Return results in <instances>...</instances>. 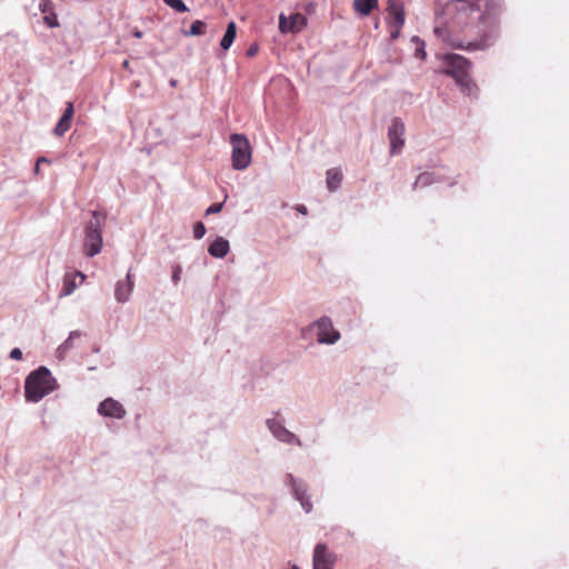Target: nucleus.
Here are the masks:
<instances>
[{
    "mask_svg": "<svg viewBox=\"0 0 569 569\" xmlns=\"http://www.w3.org/2000/svg\"><path fill=\"white\" fill-rule=\"evenodd\" d=\"M342 180V174L338 169H330L327 171V187L330 191L339 188Z\"/></svg>",
    "mask_w": 569,
    "mask_h": 569,
    "instance_id": "21",
    "label": "nucleus"
},
{
    "mask_svg": "<svg viewBox=\"0 0 569 569\" xmlns=\"http://www.w3.org/2000/svg\"><path fill=\"white\" fill-rule=\"evenodd\" d=\"M296 209H297L298 212H300L302 214L307 213V207L303 206V204H298Z\"/></svg>",
    "mask_w": 569,
    "mask_h": 569,
    "instance_id": "35",
    "label": "nucleus"
},
{
    "mask_svg": "<svg viewBox=\"0 0 569 569\" xmlns=\"http://www.w3.org/2000/svg\"><path fill=\"white\" fill-rule=\"evenodd\" d=\"M439 181V176L436 172H423L421 173L413 183V189L419 187H427Z\"/></svg>",
    "mask_w": 569,
    "mask_h": 569,
    "instance_id": "20",
    "label": "nucleus"
},
{
    "mask_svg": "<svg viewBox=\"0 0 569 569\" xmlns=\"http://www.w3.org/2000/svg\"><path fill=\"white\" fill-rule=\"evenodd\" d=\"M81 332L73 330L69 333L68 338L57 348L56 356L59 360H63L67 353L73 348V340L80 338Z\"/></svg>",
    "mask_w": 569,
    "mask_h": 569,
    "instance_id": "17",
    "label": "nucleus"
},
{
    "mask_svg": "<svg viewBox=\"0 0 569 569\" xmlns=\"http://www.w3.org/2000/svg\"><path fill=\"white\" fill-rule=\"evenodd\" d=\"M387 11V24L390 30V37L392 40H396L400 36L406 21L405 9L399 0H389Z\"/></svg>",
    "mask_w": 569,
    "mask_h": 569,
    "instance_id": "7",
    "label": "nucleus"
},
{
    "mask_svg": "<svg viewBox=\"0 0 569 569\" xmlns=\"http://www.w3.org/2000/svg\"><path fill=\"white\" fill-rule=\"evenodd\" d=\"M181 274H182V268L180 264H174L172 266V274H171V279H172V282L174 284H177L180 279H181Z\"/></svg>",
    "mask_w": 569,
    "mask_h": 569,
    "instance_id": "29",
    "label": "nucleus"
},
{
    "mask_svg": "<svg viewBox=\"0 0 569 569\" xmlns=\"http://www.w3.org/2000/svg\"><path fill=\"white\" fill-rule=\"evenodd\" d=\"M204 23L200 20H196L192 22L189 31L186 32V36L192 37V36H200L203 33Z\"/></svg>",
    "mask_w": 569,
    "mask_h": 569,
    "instance_id": "23",
    "label": "nucleus"
},
{
    "mask_svg": "<svg viewBox=\"0 0 569 569\" xmlns=\"http://www.w3.org/2000/svg\"><path fill=\"white\" fill-rule=\"evenodd\" d=\"M336 555L325 543H317L313 549L312 569H333Z\"/></svg>",
    "mask_w": 569,
    "mask_h": 569,
    "instance_id": "11",
    "label": "nucleus"
},
{
    "mask_svg": "<svg viewBox=\"0 0 569 569\" xmlns=\"http://www.w3.org/2000/svg\"><path fill=\"white\" fill-rule=\"evenodd\" d=\"M97 411L102 417L113 419H122L127 415L124 407L113 398H107L101 401Z\"/></svg>",
    "mask_w": 569,
    "mask_h": 569,
    "instance_id": "14",
    "label": "nucleus"
},
{
    "mask_svg": "<svg viewBox=\"0 0 569 569\" xmlns=\"http://www.w3.org/2000/svg\"><path fill=\"white\" fill-rule=\"evenodd\" d=\"M378 6V0H355L353 8L360 16H368Z\"/></svg>",
    "mask_w": 569,
    "mask_h": 569,
    "instance_id": "18",
    "label": "nucleus"
},
{
    "mask_svg": "<svg viewBox=\"0 0 569 569\" xmlns=\"http://www.w3.org/2000/svg\"><path fill=\"white\" fill-rule=\"evenodd\" d=\"M290 569H300V567H298L297 565H291Z\"/></svg>",
    "mask_w": 569,
    "mask_h": 569,
    "instance_id": "39",
    "label": "nucleus"
},
{
    "mask_svg": "<svg viewBox=\"0 0 569 569\" xmlns=\"http://www.w3.org/2000/svg\"><path fill=\"white\" fill-rule=\"evenodd\" d=\"M286 483L290 487L291 492L293 493L295 498L299 501L305 512H311L312 502L310 500V497L308 496L307 485L302 480L295 478L292 475H288L286 477Z\"/></svg>",
    "mask_w": 569,
    "mask_h": 569,
    "instance_id": "9",
    "label": "nucleus"
},
{
    "mask_svg": "<svg viewBox=\"0 0 569 569\" xmlns=\"http://www.w3.org/2000/svg\"><path fill=\"white\" fill-rule=\"evenodd\" d=\"M73 113H74L73 103L72 102H68L66 104L63 114L61 117L66 118V120H71L72 121Z\"/></svg>",
    "mask_w": 569,
    "mask_h": 569,
    "instance_id": "31",
    "label": "nucleus"
},
{
    "mask_svg": "<svg viewBox=\"0 0 569 569\" xmlns=\"http://www.w3.org/2000/svg\"><path fill=\"white\" fill-rule=\"evenodd\" d=\"M266 426L271 435L280 442L301 447L302 442L299 437L287 429L284 426V420L278 413H274L272 417L266 420Z\"/></svg>",
    "mask_w": 569,
    "mask_h": 569,
    "instance_id": "6",
    "label": "nucleus"
},
{
    "mask_svg": "<svg viewBox=\"0 0 569 569\" xmlns=\"http://www.w3.org/2000/svg\"><path fill=\"white\" fill-rule=\"evenodd\" d=\"M104 221L106 214L100 213L99 211H92L91 219L84 227V238L82 243L83 253L87 257L91 258L101 252L103 246L102 226Z\"/></svg>",
    "mask_w": 569,
    "mask_h": 569,
    "instance_id": "3",
    "label": "nucleus"
},
{
    "mask_svg": "<svg viewBox=\"0 0 569 569\" xmlns=\"http://www.w3.org/2000/svg\"><path fill=\"white\" fill-rule=\"evenodd\" d=\"M40 171V164L36 163L34 173L38 174Z\"/></svg>",
    "mask_w": 569,
    "mask_h": 569,
    "instance_id": "38",
    "label": "nucleus"
},
{
    "mask_svg": "<svg viewBox=\"0 0 569 569\" xmlns=\"http://www.w3.org/2000/svg\"><path fill=\"white\" fill-rule=\"evenodd\" d=\"M128 66H129V62H128L127 60H126V61H123V67H124V68H128Z\"/></svg>",
    "mask_w": 569,
    "mask_h": 569,
    "instance_id": "40",
    "label": "nucleus"
},
{
    "mask_svg": "<svg viewBox=\"0 0 569 569\" xmlns=\"http://www.w3.org/2000/svg\"><path fill=\"white\" fill-rule=\"evenodd\" d=\"M236 34H237V26L233 21H230L227 26V30H226L221 41H220V46L223 50H228L232 46Z\"/></svg>",
    "mask_w": 569,
    "mask_h": 569,
    "instance_id": "19",
    "label": "nucleus"
},
{
    "mask_svg": "<svg viewBox=\"0 0 569 569\" xmlns=\"http://www.w3.org/2000/svg\"><path fill=\"white\" fill-rule=\"evenodd\" d=\"M206 234V227L202 222H197L193 228V237L201 239Z\"/></svg>",
    "mask_w": 569,
    "mask_h": 569,
    "instance_id": "27",
    "label": "nucleus"
},
{
    "mask_svg": "<svg viewBox=\"0 0 569 569\" xmlns=\"http://www.w3.org/2000/svg\"><path fill=\"white\" fill-rule=\"evenodd\" d=\"M163 2L177 12H187L189 10L182 0H163Z\"/></svg>",
    "mask_w": 569,
    "mask_h": 569,
    "instance_id": "24",
    "label": "nucleus"
},
{
    "mask_svg": "<svg viewBox=\"0 0 569 569\" xmlns=\"http://www.w3.org/2000/svg\"><path fill=\"white\" fill-rule=\"evenodd\" d=\"M71 122V120H66V118L61 117L54 127V134L62 137L70 129Z\"/></svg>",
    "mask_w": 569,
    "mask_h": 569,
    "instance_id": "22",
    "label": "nucleus"
},
{
    "mask_svg": "<svg viewBox=\"0 0 569 569\" xmlns=\"http://www.w3.org/2000/svg\"><path fill=\"white\" fill-rule=\"evenodd\" d=\"M445 61V72L456 79L465 93L472 96L477 88L469 77L470 62L465 57L456 53L447 54Z\"/></svg>",
    "mask_w": 569,
    "mask_h": 569,
    "instance_id": "4",
    "label": "nucleus"
},
{
    "mask_svg": "<svg viewBox=\"0 0 569 569\" xmlns=\"http://www.w3.org/2000/svg\"><path fill=\"white\" fill-rule=\"evenodd\" d=\"M43 21L49 28H56L59 26L58 18L53 11L44 14Z\"/></svg>",
    "mask_w": 569,
    "mask_h": 569,
    "instance_id": "26",
    "label": "nucleus"
},
{
    "mask_svg": "<svg viewBox=\"0 0 569 569\" xmlns=\"http://www.w3.org/2000/svg\"><path fill=\"white\" fill-rule=\"evenodd\" d=\"M73 113H74L73 103L72 102H68L66 104L63 114L61 117L66 118V120H71L72 121Z\"/></svg>",
    "mask_w": 569,
    "mask_h": 569,
    "instance_id": "30",
    "label": "nucleus"
},
{
    "mask_svg": "<svg viewBox=\"0 0 569 569\" xmlns=\"http://www.w3.org/2000/svg\"><path fill=\"white\" fill-rule=\"evenodd\" d=\"M10 359L12 360H21L22 351L19 348H13L9 353Z\"/></svg>",
    "mask_w": 569,
    "mask_h": 569,
    "instance_id": "33",
    "label": "nucleus"
},
{
    "mask_svg": "<svg viewBox=\"0 0 569 569\" xmlns=\"http://www.w3.org/2000/svg\"><path fill=\"white\" fill-rule=\"evenodd\" d=\"M134 289V280L129 270L124 279L118 280L114 284V299L118 303H126L131 299Z\"/></svg>",
    "mask_w": 569,
    "mask_h": 569,
    "instance_id": "12",
    "label": "nucleus"
},
{
    "mask_svg": "<svg viewBox=\"0 0 569 569\" xmlns=\"http://www.w3.org/2000/svg\"><path fill=\"white\" fill-rule=\"evenodd\" d=\"M222 207H223V202L213 203L207 208L206 214L218 213L222 210Z\"/></svg>",
    "mask_w": 569,
    "mask_h": 569,
    "instance_id": "32",
    "label": "nucleus"
},
{
    "mask_svg": "<svg viewBox=\"0 0 569 569\" xmlns=\"http://www.w3.org/2000/svg\"><path fill=\"white\" fill-rule=\"evenodd\" d=\"M411 41L417 44L416 56L420 59H425L427 56L425 50V42L420 40L418 37H412Z\"/></svg>",
    "mask_w": 569,
    "mask_h": 569,
    "instance_id": "25",
    "label": "nucleus"
},
{
    "mask_svg": "<svg viewBox=\"0 0 569 569\" xmlns=\"http://www.w3.org/2000/svg\"><path fill=\"white\" fill-rule=\"evenodd\" d=\"M500 9V0H476L475 3H470L467 0H449L443 7V16L449 18L448 21H445L447 26H440L442 21L438 17L435 34L449 46L462 48V43L456 42L450 38V32L456 28L467 26L470 17L479 12L480 23L488 28L489 31L480 39L469 42L467 48L472 50L486 49L493 43L498 34L496 16Z\"/></svg>",
    "mask_w": 569,
    "mask_h": 569,
    "instance_id": "1",
    "label": "nucleus"
},
{
    "mask_svg": "<svg viewBox=\"0 0 569 569\" xmlns=\"http://www.w3.org/2000/svg\"><path fill=\"white\" fill-rule=\"evenodd\" d=\"M307 24V18L301 13H293L289 17L280 14L279 29L282 33H296L301 31Z\"/></svg>",
    "mask_w": 569,
    "mask_h": 569,
    "instance_id": "13",
    "label": "nucleus"
},
{
    "mask_svg": "<svg viewBox=\"0 0 569 569\" xmlns=\"http://www.w3.org/2000/svg\"><path fill=\"white\" fill-rule=\"evenodd\" d=\"M39 10L43 14H47V13L53 11V3L50 0H41L39 3Z\"/></svg>",
    "mask_w": 569,
    "mask_h": 569,
    "instance_id": "28",
    "label": "nucleus"
},
{
    "mask_svg": "<svg viewBox=\"0 0 569 569\" xmlns=\"http://www.w3.org/2000/svg\"><path fill=\"white\" fill-rule=\"evenodd\" d=\"M44 162H48L47 158L44 157H41L37 160V163L40 164V163H44Z\"/></svg>",
    "mask_w": 569,
    "mask_h": 569,
    "instance_id": "37",
    "label": "nucleus"
},
{
    "mask_svg": "<svg viewBox=\"0 0 569 569\" xmlns=\"http://www.w3.org/2000/svg\"><path fill=\"white\" fill-rule=\"evenodd\" d=\"M405 123L400 118H393L388 129V139L390 143V154L400 153L405 146Z\"/></svg>",
    "mask_w": 569,
    "mask_h": 569,
    "instance_id": "10",
    "label": "nucleus"
},
{
    "mask_svg": "<svg viewBox=\"0 0 569 569\" xmlns=\"http://www.w3.org/2000/svg\"><path fill=\"white\" fill-rule=\"evenodd\" d=\"M257 51H258V47H257V46H251V47L248 49L247 54H248V56H250V57H252V56H254V54L257 53Z\"/></svg>",
    "mask_w": 569,
    "mask_h": 569,
    "instance_id": "34",
    "label": "nucleus"
},
{
    "mask_svg": "<svg viewBox=\"0 0 569 569\" xmlns=\"http://www.w3.org/2000/svg\"><path fill=\"white\" fill-rule=\"evenodd\" d=\"M316 331L317 341L321 345H333L340 339V332L333 328L332 321L327 318H320L312 325Z\"/></svg>",
    "mask_w": 569,
    "mask_h": 569,
    "instance_id": "8",
    "label": "nucleus"
},
{
    "mask_svg": "<svg viewBox=\"0 0 569 569\" xmlns=\"http://www.w3.org/2000/svg\"><path fill=\"white\" fill-rule=\"evenodd\" d=\"M232 147L231 163L234 170L247 169L252 159V149L248 138L244 134L232 133L230 136Z\"/></svg>",
    "mask_w": 569,
    "mask_h": 569,
    "instance_id": "5",
    "label": "nucleus"
},
{
    "mask_svg": "<svg viewBox=\"0 0 569 569\" xmlns=\"http://www.w3.org/2000/svg\"><path fill=\"white\" fill-rule=\"evenodd\" d=\"M86 274L81 271L67 272L62 280V289L60 291V297L71 296L74 290L84 282Z\"/></svg>",
    "mask_w": 569,
    "mask_h": 569,
    "instance_id": "15",
    "label": "nucleus"
},
{
    "mask_svg": "<svg viewBox=\"0 0 569 569\" xmlns=\"http://www.w3.org/2000/svg\"><path fill=\"white\" fill-rule=\"evenodd\" d=\"M133 36L138 39H140L142 37V32L140 30H134L133 31Z\"/></svg>",
    "mask_w": 569,
    "mask_h": 569,
    "instance_id": "36",
    "label": "nucleus"
},
{
    "mask_svg": "<svg viewBox=\"0 0 569 569\" xmlns=\"http://www.w3.org/2000/svg\"><path fill=\"white\" fill-rule=\"evenodd\" d=\"M57 388V380L46 367L29 373L24 381V397L29 402H39Z\"/></svg>",
    "mask_w": 569,
    "mask_h": 569,
    "instance_id": "2",
    "label": "nucleus"
},
{
    "mask_svg": "<svg viewBox=\"0 0 569 569\" xmlns=\"http://www.w3.org/2000/svg\"><path fill=\"white\" fill-rule=\"evenodd\" d=\"M230 250V243L223 237H217L209 246L208 252L214 258H224Z\"/></svg>",
    "mask_w": 569,
    "mask_h": 569,
    "instance_id": "16",
    "label": "nucleus"
}]
</instances>
